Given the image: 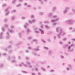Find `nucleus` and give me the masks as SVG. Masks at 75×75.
I'll list each match as a JSON object with an SVG mask.
<instances>
[{
	"label": "nucleus",
	"instance_id": "1",
	"mask_svg": "<svg viewBox=\"0 0 75 75\" xmlns=\"http://www.w3.org/2000/svg\"><path fill=\"white\" fill-rule=\"evenodd\" d=\"M69 49H70V47H69Z\"/></svg>",
	"mask_w": 75,
	"mask_h": 75
},
{
	"label": "nucleus",
	"instance_id": "2",
	"mask_svg": "<svg viewBox=\"0 0 75 75\" xmlns=\"http://www.w3.org/2000/svg\"><path fill=\"white\" fill-rule=\"evenodd\" d=\"M69 44H71V42H69Z\"/></svg>",
	"mask_w": 75,
	"mask_h": 75
}]
</instances>
